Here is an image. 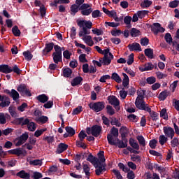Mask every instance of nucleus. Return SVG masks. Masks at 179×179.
Returning a JSON list of instances; mask_svg holds the SVG:
<instances>
[{
	"mask_svg": "<svg viewBox=\"0 0 179 179\" xmlns=\"http://www.w3.org/2000/svg\"><path fill=\"white\" fill-rule=\"evenodd\" d=\"M112 59H114V55L112 53H109V57L103 56L102 60L103 65H110Z\"/></svg>",
	"mask_w": 179,
	"mask_h": 179,
	"instance_id": "6ab92c4d",
	"label": "nucleus"
},
{
	"mask_svg": "<svg viewBox=\"0 0 179 179\" xmlns=\"http://www.w3.org/2000/svg\"><path fill=\"white\" fill-rule=\"evenodd\" d=\"M136 139L138 141L140 146H143V148H145V146H146V140H145L143 136H137Z\"/></svg>",
	"mask_w": 179,
	"mask_h": 179,
	"instance_id": "2f4dec72",
	"label": "nucleus"
},
{
	"mask_svg": "<svg viewBox=\"0 0 179 179\" xmlns=\"http://www.w3.org/2000/svg\"><path fill=\"white\" fill-rule=\"evenodd\" d=\"M127 118L132 121L133 122H138V120H139L138 117H136L135 114H130L127 116Z\"/></svg>",
	"mask_w": 179,
	"mask_h": 179,
	"instance_id": "4d7b16f0",
	"label": "nucleus"
},
{
	"mask_svg": "<svg viewBox=\"0 0 179 179\" xmlns=\"http://www.w3.org/2000/svg\"><path fill=\"white\" fill-rule=\"evenodd\" d=\"M52 57H53V62L58 64L59 62H62V53H52Z\"/></svg>",
	"mask_w": 179,
	"mask_h": 179,
	"instance_id": "aec40b11",
	"label": "nucleus"
},
{
	"mask_svg": "<svg viewBox=\"0 0 179 179\" xmlns=\"http://www.w3.org/2000/svg\"><path fill=\"white\" fill-rule=\"evenodd\" d=\"M32 178H34V179L43 178V174L40 172H34V174L32 176Z\"/></svg>",
	"mask_w": 179,
	"mask_h": 179,
	"instance_id": "338daca9",
	"label": "nucleus"
},
{
	"mask_svg": "<svg viewBox=\"0 0 179 179\" xmlns=\"http://www.w3.org/2000/svg\"><path fill=\"white\" fill-rule=\"evenodd\" d=\"M102 129L103 127L101 126L94 124L92 127H87L86 132L87 135H92L95 138H98V136H100V134H101Z\"/></svg>",
	"mask_w": 179,
	"mask_h": 179,
	"instance_id": "39448f33",
	"label": "nucleus"
},
{
	"mask_svg": "<svg viewBox=\"0 0 179 179\" xmlns=\"http://www.w3.org/2000/svg\"><path fill=\"white\" fill-rule=\"evenodd\" d=\"M87 162H90L92 164H97L99 163V159L90 153L87 158Z\"/></svg>",
	"mask_w": 179,
	"mask_h": 179,
	"instance_id": "cd10ccee",
	"label": "nucleus"
},
{
	"mask_svg": "<svg viewBox=\"0 0 179 179\" xmlns=\"http://www.w3.org/2000/svg\"><path fill=\"white\" fill-rule=\"evenodd\" d=\"M120 134H121V138L122 139H127V136H128V134L129 132V129H128L127 127L123 126L120 129Z\"/></svg>",
	"mask_w": 179,
	"mask_h": 179,
	"instance_id": "4be33fe9",
	"label": "nucleus"
},
{
	"mask_svg": "<svg viewBox=\"0 0 179 179\" xmlns=\"http://www.w3.org/2000/svg\"><path fill=\"white\" fill-rule=\"evenodd\" d=\"M8 152L10 155H16V156H21V155H23V156H26V155H27V152L26 150H22V148H20L10 150L8 151Z\"/></svg>",
	"mask_w": 179,
	"mask_h": 179,
	"instance_id": "4468645a",
	"label": "nucleus"
},
{
	"mask_svg": "<svg viewBox=\"0 0 179 179\" xmlns=\"http://www.w3.org/2000/svg\"><path fill=\"white\" fill-rule=\"evenodd\" d=\"M36 100L40 103H43V104L48 101V97L45 94H42L36 97Z\"/></svg>",
	"mask_w": 179,
	"mask_h": 179,
	"instance_id": "393cba45",
	"label": "nucleus"
},
{
	"mask_svg": "<svg viewBox=\"0 0 179 179\" xmlns=\"http://www.w3.org/2000/svg\"><path fill=\"white\" fill-rule=\"evenodd\" d=\"M79 10H80L83 16H89L93 11V8H92V4L90 3H84L80 6L72 4L70 7V13L72 16H75Z\"/></svg>",
	"mask_w": 179,
	"mask_h": 179,
	"instance_id": "f257e3e1",
	"label": "nucleus"
},
{
	"mask_svg": "<svg viewBox=\"0 0 179 179\" xmlns=\"http://www.w3.org/2000/svg\"><path fill=\"white\" fill-rule=\"evenodd\" d=\"M169 141V137L166 136L165 135H161L159 137V142L162 146L164 145Z\"/></svg>",
	"mask_w": 179,
	"mask_h": 179,
	"instance_id": "37998d69",
	"label": "nucleus"
},
{
	"mask_svg": "<svg viewBox=\"0 0 179 179\" xmlns=\"http://www.w3.org/2000/svg\"><path fill=\"white\" fill-rule=\"evenodd\" d=\"M36 121H38L39 122H41L42 124H45L48 121V117L47 116H41L39 117Z\"/></svg>",
	"mask_w": 179,
	"mask_h": 179,
	"instance_id": "bf43d9fd",
	"label": "nucleus"
},
{
	"mask_svg": "<svg viewBox=\"0 0 179 179\" xmlns=\"http://www.w3.org/2000/svg\"><path fill=\"white\" fill-rule=\"evenodd\" d=\"M151 31L155 34V36H157L159 33H164L166 29L163 27H162V24L159 22H155L152 25L150 26Z\"/></svg>",
	"mask_w": 179,
	"mask_h": 179,
	"instance_id": "9d476101",
	"label": "nucleus"
},
{
	"mask_svg": "<svg viewBox=\"0 0 179 179\" xmlns=\"http://www.w3.org/2000/svg\"><path fill=\"white\" fill-rule=\"evenodd\" d=\"M13 124H14V125H21V127H24V125L29 124V119H24V117L15 118L13 121Z\"/></svg>",
	"mask_w": 179,
	"mask_h": 179,
	"instance_id": "ddd939ff",
	"label": "nucleus"
},
{
	"mask_svg": "<svg viewBox=\"0 0 179 179\" xmlns=\"http://www.w3.org/2000/svg\"><path fill=\"white\" fill-rule=\"evenodd\" d=\"M87 134L85 133L84 130H82L79 134H78V138L80 139V141H83L85 138H87Z\"/></svg>",
	"mask_w": 179,
	"mask_h": 179,
	"instance_id": "e2e57ef3",
	"label": "nucleus"
},
{
	"mask_svg": "<svg viewBox=\"0 0 179 179\" xmlns=\"http://www.w3.org/2000/svg\"><path fill=\"white\" fill-rule=\"evenodd\" d=\"M23 55L27 61H31L33 58V55L30 51H25L23 52Z\"/></svg>",
	"mask_w": 179,
	"mask_h": 179,
	"instance_id": "a18cd8bd",
	"label": "nucleus"
},
{
	"mask_svg": "<svg viewBox=\"0 0 179 179\" xmlns=\"http://www.w3.org/2000/svg\"><path fill=\"white\" fill-rule=\"evenodd\" d=\"M146 82L148 83V85H153L156 82V78L153 76L148 77L146 79Z\"/></svg>",
	"mask_w": 179,
	"mask_h": 179,
	"instance_id": "69168bd1",
	"label": "nucleus"
},
{
	"mask_svg": "<svg viewBox=\"0 0 179 179\" xmlns=\"http://www.w3.org/2000/svg\"><path fill=\"white\" fill-rule=\"evenodd\" d=\"M145 93H146V90H137L138 97L135 101V106L138 110H141L142 106L143 107H146V106L149 105L143 100V99H145Z\"/></svg>",
	"mask_w": 179,
	"mask_h": 179,
	"instance_id": "7ed1b4c3",
	"label": "nucleus"
},
{
	"mask_svg": "<svg viewBox=\"0 0 179 179\" xmlns=\"http://www.w3.org/2000/svg\"><path fill=\"white\" fill-rule=\"evenodd\" d=\"M17 177L22 179H30V173H27L26 171L22 170L16 173Z\"/></svg>",
	"mask_w": 179,
	"mask_h": 179,
	"instance_id": "412c9836",
	"label": "nucleus"
},
{
	"mask_svg": "<svg viewBox=\"0 0 179 179\" xmlns=\"http://www.w3.org/2000/svg\"><path fill=\"white\" fill-rule=\"evenodd\" d=\"M129 51H142V48L138 43H133L128 45Z\"/></svg>",
	"mask_w": 179,
	"mask_h": 179,
	"instance_id": "a211bd4d",
	"label": "nucleus"
},
{
	"mask_svg": "<svg viewBox=\"0 0 179 179\" xmlns=\"http://www.w3.org/2000/svg\"><path fill=\"white\" fill-rule=\"evenodd\" d=\"M171 145L172 148H176V146H178L179 145V141L177 137H174L173 140L171 141Z\"/></svg>",
	"mask_w": 179,
	"mask_h": 179,
	"instance_id": "0e129e2a",
	"label": "nucleus"
},
{
	"mask_svg": "<svg viewBox=\"0 0 179 179\" xmlns=\"http://www.w3.org/2000/svg\"><path fill=\"white\" fill-rule=\"evenodd\" d=\"M106 110L107 113L109 114V115H114L115 114V110L113 108V106L108 105L106 106Z\"/></svg>",
	"mask_w": 179,
	"mask_h": 179,
	"instance_id": "3c124183",
	"label": "nucleus"
},
{
	"mask_svg": "<svg viewBox=\"0 0 179 179\" xmlns=\"http://www.w3.org/2000/svg\"><path fill=\"white\" fill-rule=\"evenodd\" d=\"M28 131H30L31 132H34L36 129H37V126L36 125V123L33 122H30V120L28 119V124H27Z\"/></svg>",
	"mask_w": 179,
	"mask_h": 179,
	"instance_id": "c85d7f7f",
	"label": "nucleus"
},
{
	"mask_svg": "<svg viewBox=\"0 0 179 179\" xmlns=\"http://www.w3.org/2000/svg\"><path fill=\"white\" fill-rule=\"evenodd\" d=\"M95 168L96 169L95 170V173L96 176H100L103 171H106V166L101 165V163L99 162V166H95ZM98 168V169H97Z\"/></svg>",
	"mask_w": 179,
	"mask_h": 179,
	"instance_id": "a878e982",
	"label": "nucleus"
},
{
	"mask_svg": "<svg viewBox=\"0 0 179 179\" xmlns=\"http://www.w3.org/2000/svg\"><path fill=\"white\" fill-rule=\"evenodd\" d=\"M144 54L145 57H148V58H150V59H153L155 58L153 57V49L152 48L145 49Z\"/></svg>",
	"mask_w": 179,
	"mask_h": 179,
	"instance_id": "c756f323",
	"label": "nucleus"
},
{
	"mask_svg": "<svg viewBox=\"0 0 179 179\" xmlns=\"http://www.w3.org/2000/svg\"><path fill=\"white\" fill-rule=\"evenodd\" d=\"M83 111V108L81 106H78L77 108H74L72 111V115H78Z\"/></svg>",
	"mask_w": 179,
	"mask_h": 179,
	"instance_id": "79ce46f5",
	"label": "nucleus"
},
{
	"mask_svg": "<svg viewBox=\"0 0 179 179\" xmlns=\"http://www.w3.org/2000/svg\"><path fill=\"white\" fill-rule=\"evenodd\" d=\"M140 110H143V111H147V113H149L152 121H158L159 113L157 112L152 110V108L149 107V105H146V106H143L142 105V106L140 108Z\"/></svg>",
	"mask_w": 179,
	"mask_h": 179,
	"instance_id": "0eeeda50",
	"label": "nucleus"
},
{
	"mask_svg": "<svg viewBox=\"0 0 179 179\" xmlns=\"http://www.w3.org/2000/svg\"><path fill=\"white\" fill-rule=\"evenodd\" d=\"M3 93L9 94L10 97H12L14 101H17V100H19V92H17V91H16L15 89H12L11 91L8 89L4 90Z\"/></svg>",
	"mask_w": 179,
	"mask_h": 179,
	"instance_id": "f8f14e48",
	"label": "nucleus"
},
{
	"mask_svg": "<svg viewBox=\"0 0 179 179\" xmlns=\"http://www.w3.org/2000/svg\"><path fill=\"white\" fill-rule=\"evenodd\" d=\"M131 37H138L141 36V31L136 28H132L130 31Z\"/></svg>",
	"mask_w": 179,
	"mask_h": 179,
	"instance_id": "ea45409f",
	"label": "nucleus"
},
{
	"mask_svg": "<svg viewBox=\"0 0 179 179\" xmlns=\"http://www.w3.org/2000/svg\"><path fill=\"white\" fill-rule=\"evenodd\" d=\"M108 101L109 104L113 106L114 108L116 109V111H120L121 107H120V99L117 96L112 95L108 97Z\"/></svg>",
	"mask_w": 179,
	"mask_h": 179,
	"instance_id": "6e6552de",
	"label": "nucleus"
},
{
	"mask_svg": "<svg viewBox=\"0 0 179 179\" xmlns=\"http://www.w3.org/2000/svg\"><path fill=\"white\" fill-rule=\"evenodd\" d=\"M107 139L109 145L117 146L119 149H125V148H128V138H122L121 140L117 138L115 142L114 141V138H113V136L107 134Z\"/></svg>",
	"mask_w": 179,
	"mask_h": 179,
	"instance_id": "f03ea898",
	"label": "nucleus"
},
{
	"mask_svg": "<svg viewBox=\"0 0 179 179\" xmlns=\"http://www.w3.org/2000/svg\"><path fill=\"white\" fill-rule=\"evenodd\" d=\"M137 15L139 19H143L146 15H149V10H138Z\"/></svg>",
	"mask_w": 179,
	"mask_h": 179,
	"instance_id": "c03bdc74",
	"label": "nucleus"
},
{
	"mask_svg": "<svg viewBox=\"0 0 179 179\" xmlns=\"http://www.w3.org/2000/svg\"><path fill=\"white\" fill-rule=\"evenodd\" d=\"M152 3L153 2L152 1L143 0V1L141 3L140 6L144 9L145 8H149Z\"/></svg>",
	"mask_w": 179,
	"mask_h": 179,
	"instance_id": "e433bc0d",
	"label": "nucleus"
},
{
	"mask_svg": "<svg viewBox=\"0 0 179 179\" xmlns=\"http://www.w3.org/2000/svg\"><path fill=\"white\" fill-rule=\"evenodd\" d=\"M110 34H111L114 37H117V36H120V34H122V31H121L120 29H116V30L113 29V30L110 31Z\"/></svg>",
	"mask_w": 179,
	"mask_h": 179,
	"instance_id": "052dcab7",
	"label": "nucleus"
},
{
	"mask_svg": "<svg viewBox=\"0 0 179 179\" xmlns=\"http://www.w3.org/2000/svg\"><path fill=\"white\" fill-rule=\"evenodd\" d=\"M149 146L150 148H151V149H156V147L157 146V140H150L149 143Z\"/></svg>",
	"mask_w": 179,
	"mask_h": 179,
	"instance_id": "864d4df0",
	"label": "nucleus"
},
{
	"mask_svg": "<svg viewBox=\"0 0 179 179\" xmlns=\"http://www.w3.org/2000/svg\"><path fill=\"white\" fill-rule=\"evenodd\" d=\"M108 135H111L112 138L113 136L114 138H116V139H118V129L117 127H113L110 129V134H108Z\"/></svg>",
	"mask_w": 179,
	"mask_h": 179,
	"instance_id": "4c0bfd02",
	"label": "nucleus"
},
{
	"mask_svg": "<svg viewBox=\"0 0 179 179\" xmlns=\"http://www.w3.org/2000/svg\"><path fill=\"white\" fill-rule=\"evenodd\" d=\"M54 43H45V48L42 50V53L43 55H47L48 52H51L52 50H54Z\"/></svg>",
	"mask_w": 179,
	"mask_h": 179,
	"instance_id": "2eb2a0df",
	"label": "nucleus"
},
{
	"mask_svg": "<svg viewBox=\"0 0 179 179\" xmlns=\"http://www.w3.org/2000/svg\"><path fill=\"white\" fill-rule=\"evenodd\" d=\"M82 82H83V78L82 76L75 77L71 81V86L75 87V86H81Z\"/></svg>",
	"mask_w": 179,
	"mask_h": 179,
	"instance_id": "dca6fc26",
	"label": "nucleus"
},
{
	"mask_svg": "<svg viewBox=\"0 0 179 179\" xmlns=\"http://www.w3.org/2000/svg\"><path fill=\"white\" fill-rule=\"evenodd\" d=\"M83 169L84 173H85L87 178L89 179V176H90V167H89L87 164L83 163Z\"/></svg>",
	"mask_w": 179,
	"mask_h": 179,
	"instance_id": "7c9ffc66",
	"label": "nucleus"
},
{
	"mask_svg": "<svg viewBox=\"0 0 179 179\" xmlns=\"http://www.w3.org/2000/svg\"><path fill=\"white\" fill-rule=\"evenodd\" d=\"M17 92L22 94V96L24 95L28 96V97H31V92L30 90L27 88V85L25 84H20V85L17 88Z\"/></svg>",
	"mask_w": 179,
	"mask_h": 179,
	"instance_id": "1a4fd4ad",
	"label": "nucleus"
},
{
	"mask_svg": "<svg viewBox=\"0 0 179 179\" xmlns=\"http://www.w3.org/2000/svg\"><path fill=\"white\" fill-rule=\"evenodd\" d=\"M12 33L15 37H20L21 32L17 26L15 25L12 28Z\"/></svg>",
	"mask_w": 179,
	"mask_h": 179,
	"instance_id": "58836bf2",
	"label": "nucleus"
},
{
	"mask_svg": "<svg viewBox=\"0 0 179 179\" xmlns=\"http://www.w3.org/2000/svg\"><path fill=\"white\" fill-rule=\"evenodd\" d=\"M155 68V65L152 63H148L147 64L145 65V67L143 69H140V71L141 72H145V71H152Z\"/></svg>",
	"mask_w": 179,
	"mask_h": 179,
	"instance_id": "f704fd0d",
	"label": "nucleus"
},
{
	"mask_svg": "<svg viewBox=\"0 0 179 179\" xmlns=\"http://www.w3.org/2000/svg\"><path fill=\"white\" fill-rule=\"evenodd\" d=\"M65 129H66L67 134H69V135L70 136H73V135H75V134H76L75 129L71 127L67 126L65 127Z\"/></svg>",
	"mask_w": 179,
	"mask_h": 179,
	"instance_id": "a19ab883",
	"label": "nucleus"
},
{
	"mask_svg": "<svg viewBox=\"0 0 179 179\" xmlns=\"http://www.w3.org/2000/svg\"><path fill=\"white\" fill-rule=\"evenodd\" d=\"M92 16L94 19H96L97 17H101V13L99 11V10H94L91 12Z\"/></svg>",
	"mask_w": 179,
	"mask_h": 179,
	"instance_id": "de8ad7c7",
	"label": "nucleus"
},
{
	"mask_svg": "<svg viewBox=\"0 0 179 179\" xmlns=\"http://www.w3.org/2000/svg\"><path fill=\"white\" fill-rule=\"evenodd\" d=\"M169 96V92L167 90L162 91L159 94L158 98L160 101H164Z\"/></svg>",
	"mask_w": 179,
	"mask_h": 179,
	"instance_id": "c9c22d12",
	"label": "nucleus"
},
{
	"mask_svg": "<svg viewBox=\"0 0 179 179\" xmlns=\"http://www.w3.org/2000/svg\"><path fill=\"white\" fill-rule=\"evenodd\" d=\"M123 75V80H122V85L124 87H127L129 85V77H128V75L125 73H122Z\"/></svg>",
	"mask_w": 179,
	"mask_h": 179,
	"instance_id": "473e14b6",
	"label": "nucleus"
},
{
	"mask_svg": "<svg viewBox=\"0 0 179 179\" xmlns=\"http://www.w3.org/2000/svg\"><path fill=\"white\" fill-rule=\"evenodd\" d=\"M131 162H138V163H141V162H142L141 156L135 155L131 156Z\"/></svg>",
	"mask_w": 179,
	"mask_h": 179,
	"instance_id": "6e6d98bb",
	"label": "nucleus"
},
{
	"mask_svg": "<svg viewBox=\"0 0 179 179\" xmlns=\"http://www.w3.org/2000/svg\"><path fill=\"white\" fill-rule=\"evenodd\" d=\"M97 156L101 163H104L106 162V158L104 157V151H99Z\"/></svg>",
	"mask_w": 179,
	"mask_h": 179,
	"instance_id": "09e8293b",
	"label": "nucleus"
},
{
	"mask_svg": "<svg viewBox=\"0 0 179 179\" xmlns=\"http://www.w3.org/2000/svg\"><path fill=\"white\" fill-rule=\"evenodd\" d=\"M179 5V1L178 0H174V1H172L169 3V8H177Z\"/></svg>",
	"mask_w": 179,
	"mask_h": 179,
	"instance_id": "680f3d73",
	"label": "nucleus"
},
{
	"mask_svg": "<svg viewBox=\"0 0 179 179\" xmlns=\"http://www.w3.org/2000/svg\"><path fill=\"white\" fill-rule=\"evenodd\" d=\"M163 131L166 138H170V139H173L174 138L176 133L174 132V129L171 127L165 126L163 127Z\"/></svg>",
	"mask_w": 179,
	"mask_h": 179,
	"instance_id": "9b49d317",
	"label": "nucleus"
},
{
	"mask_svg": "<svg viewBox=\"0 0 179 179\" xmlns=\"http://www.w3.org/2000/svg\"><path fill=\"white\" fill-rule=\"evenodd\" d=\"M112 172L113 173V174H115V176L117 179H122V178H124L122 177V175H121V172H120V171H118L117 169H113V170H112Z\"/></svg>",
	"mask_w": 179,
	"mask_h": 179,
	"instance_id": "13d9d810",
	"label": "nucleus"
},
{
	"mask_svg": "<svg viewBox=\"0 0 179 179\" xmlns=\"http://www.w3.org/2000/svg\"><path fill=\"white\" fill-rule=\"evenodd\" d=\"M160 117L164 120H169V116L167 115V109L163 108L160 111Z\"/></svg>",
	"mask_w": 179,
	"mask_h": 179,
	"instance_id": "8fccbe9b",
	"label": "nucleus"
},
{
	"mask_svg": "<svg viewBox=\"0 0 179 179\" xmlns=\"http://www.w3.org/2000/svg\"><path fill=\"white\" fill-rule=\"evenodd\" d=\"M8 111H9L11 117H13V118H16V117H17V113H16V110L14 109L13 107L10 106L8 108Z\"/></svg>",
	"mask_w": 179,
	"mask_h": 179,
	"instance_id": "603ef678",
	"label": "nucleus"
},
{
	"mask_svg": "<svg viewBox=\"0 0 179 179\" xmlns=\"http://www.w3.org/2000/svg\"><path fill=\"white\" fill-rule=\"evenodd\" d=\"M10 105V99L8 98V96H6V95H3V100H1V102H0V107L5 108V107H9Z\"/></svg>",
	"mask_w": 179,
	"mask_h": 179,
	"instance_id": "f3484780",
	"label": "nucleus"
},
{
	"mask_svg": "<svg viewBox=\"0 0 179 179\" xmlns=\"http://www.w3.org/2000/svg\"><path fill=\"white\" fill-rule=\"evenodd\" d=\"M62 73L64 78H71V76H72V69L69 67L62 69Z\"/></svg>",
	"mask_w": 179,
	"mask_h": 179,
	"instance_id": "b1692460",
	"label": "nucleus"
},
{
	"mask_svg": "<svg viewBox=\"0 0 179 179\" xmlns=\"http://www.w3.org/2000/svg\"><path fill=\"white\" fill-rule=\"evenodd\" d=\"M110 79H112V80H115L117 83H121L122 82L121 77H120L117 73H113Z\"/></svg>",
	"mask_w": 179,
	"mask_h": 179,
	"instance_id": "72a5a7b5",
	"label": "nucleus"
},
{
	"mask_svg": "<svg viewBox=\"0 0 179 179\" xmlns=\"http://www.w3.org/2000/svg\"><path fill=\"white\" fill-rule=\"evenodd\" d=\"M0 72L2 73H11V72H14L17 73V75H20L22 70L19 69L16 64H15L13 67H10L8 64H1L0 65Z\"/></svg>",
	"mask_w": 179,
	"mask_h": 179,
	"instance_id": "20e7f679",
	"label": "nucleus"
},
{
	"mask_svg": "<svg viewBox=\"0 0 179 179\" xmlns=\"http://www.w3.org/2000/svg\"><path fill=\"white\" fill-rule=\"evenodd\" d=\"M164 40L168 44H171L173 43V37H171V34L166 33L164 36Z\"/></svg>",
	"mask_w": 179,
	"mask_h": 179,
	"instance_id": "49530a36",
	"label": "nucleus"
},
{
	"mask_svg": "<svg viewBox=\"0 0 179 179\" xmlns=\"http://www.w3.org/2000/svg\"><path fill=\"white\" fill-rule=\"evenodd\" d=\"M135 173L134 171H129V172L127 173V178L128 179H135Z\"/></svg>",
	"mask_w": 179,
	"mask_h": 179,
	"instance_id": "774afa93",
	"label": "nucleus"
},
{
	"mask_svg": "<svg viewBox=\"0 0 179 179\" xmlns=\"http://www.w3.org/2000/svg\"><path fill=\"white\" fill-rule=\"evenodd\" d=\"M66 149H68V145L61 143L58 145L57 152L59 155H61V153H64Z\"/></svg>",
	"mask_w": 179,
	"mask_h": 179,
	"instance_id": "5701e85b",
	"label": "nucleus"
},
{
	"mask_svg": "<svg viewBox=\"0 0 179 179\" xmlns=\"http://www.w3.org/2000/svg\"><path fill=\"white\" fill-rule=\"evenodd\" d=\"M129 143L130 146L133 148V149H134L135 150H139V144L138 143V142H136V141H135V139L131 138L129 141Z\"/></svg>",
	"mask_w": 179,
	"mask_h": 179,
	"instance_id": "bb28decb",
	"label": "nucleus"
},
{
	"mask_svg": "<svg viewBox=\"0 0 179 179\" xmlns=\"http://www.w3.org/2000/svg\"><path fill=\"white\" fill-rule=\"evenodd\" d=\"M88 107L94 113H100L106 108V103L104 101L91 102L88 104Z\"/></svg>",
	"mask_w": 179,
	"mask_h": 179,
	"instance_id": "423d86ee",
	"label": "nucleus"
},
{
	"mask_svg": "<svg viewBox=\"0 0 179 179\" xmlns=\"http://www.w3.org/2000/svg\"><path fill=\"white\" fill-rule=\"evenodd\" d=\"M43 162L40 159L31 160L29 164L31 166H41Z\"/></svg>",
	"mask_w": 179,
	"mask_h": 179,
	"instance_id": "5fc2aeb1",
	"label": "nucleus"
}]
</instances>
